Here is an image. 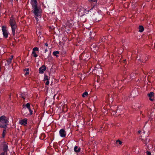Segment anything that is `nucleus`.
I'll return each mask as SVG.
<instances>
[{"mask_svg": "<svg viewBox=\"0 0 155 155\" xmlns=\"http://www.w3.org/2000/svg\"><path fill=\"white\" fill-rule=\"evenodd\" d=\"M8 122L5 116H2L0 117V127L6 129Z\"/></svg>", "mask_w": 155, "mask_h": 155, "instance_id": "f257e3e1", "label": "nucleus"}, {"mask_svg": "<svg viewBox=\"0 0 155 155\" xmlns=\"http://www.w3.org/2000/svg\"><path fill=\"white\" fill-rule=\"evenodd\" d=\"M10 24L11 26L12 34L13 35H15V29L17 28L15 20L14 19H10Z\"/></svg>", "mask_w": 155, "mask_h": 155, "instance_id": "f03ea898", "label": "nucleus"}, {"mask_svg": "<svg viewBox=\"0 0 155 155\" xmlns=\"http://www.w3.org/2000/svg\"><path fill=\"white\" fill-rule=\"evenodd\" d=\"M33 13L35 15V17L36 20L38 21L37 17L40 15V9H39L38 7L33 8Z\"/></svg>", "mask_w": 155, "mask_h": 155, "instance_id": "7ed1b4c3", "label": "nucleus"}, {"mask_svg": "<svg viewBox=\"0 0 155 155\" xmlns=\"http://www.w3.org/2000/svg\"><path fill=\"white\" fill-rule=\"evenodd\" d=\"M2 31L3 35L4 37L7 38L8 37V32L6 29V27L5 26H2Z\"/></svg>", "mask_w": 155, "mask_h": 155, "instance_id": "20e7f679", "label": "nucleus"}, {"mask_svg": "<svg viewBox=\"0 0 155 155\" xmlns=\"http://www.w3.org/2000/svg\"><path fill=\"white\" fill-rule=\"evenodd\" d=\"M71 25H70L69 22H68L65 24V25L63 26V28L66 31H69Z\"/></svg>", "mask_w": 155, "mask_h": 155, "instance_id": "39448f33", "label": "nucleus"}, {"mask_svg": "<svg viewBox=\"0 0 155 155\" xmlns=\"http://www.w3.org/2000/svg\"><path fill=\"white\" fill-rule=\"evenodd\" d=\"M59 134L61 137H65L66 136V132L65 130L63 129L60 130Z\"/></svg>", "mask_w": 155, "mask_h": 155, "instance_id": "423d86ee", "label": "nucleus"}, {"mask_svg": "<svg viewBox=\"0 0 155 155\" xmlns=\"http://www.w3.org/2000/svg\"><path fill=\"white\" fill-rule=\"evenodd\" d=\"M3 152L1 153H3L4 154L7 155V151L8 150V146L6 144H4L3 147Z\"/></svg>", "mask_w": 155, "mask_h": 155, "instance_id": "0eeeda50", "label": "nucleus"}, {"mask_svg": "<svg viewBox=\"0 0 155 155\" xmlns=\"http://www.w3.org/2000/svg\"><path fill=\"white\" fill-rule=\"evenodd\" d=\"M46 67L45 65H42L39 68V72L40 73L42 74L46 70Z\"/></svg>", "mask_w": 155, "mask_h": 155, "instance_id": "6e6552de", "label": "nucleus"}, {"mask_svg": "<svg viewBox=\"0 0 155 155\" xmlns=\"http://www.w3.org/2000/svg\"><path fill=\"white\" fill-rule=\"evenodd\" d=\"M31 3L33 8L38 7L37 0H31Z\"/></svg>", "mask_w": 155, "mask_h": 155, "instance_id": "1a4fd4ad", "label": "nucleus"}, {"mask_svg": "<svg viewBox=\"0 0 155 155\" xmlns=\"http://www.w3.org/2000/svg\"><path fill=\"white\" fill-rule=\"evenodd\" d=\"M23 106H26L29 110V111L30 112V115H31L32 114V111L31 110V109L30 108V105L29 103H27L26 105H24V104H23Z\"/></svg>", "mask_w": 155, "mask_h": 155, "instance_id": "9d476101", "label": "nucleus"}, {"mask_svg": "<svg viewBox=\"0 0 155 155\" xmlns=\"http://www.w3.org/2000/svg\"><path fill=\"white\" fill-rule=\"evenodd\" d=\"M154 93L153 92H151L150 93L147 94V95L150 97L149 99L150 101H152L153 100V99L152 97L154 96Z\"/></svg>", "mask_w": 155, "mask_h": 155, "instance_id": "9b49d317", "label": "nucleus"}, {"mask_svg": "<svg viewBox=\"0 0 155 155\" xmlns=\"http://www.w3.org/2000/svg\"><path fill=\"white\" fill-rule=\"evenodd\" d=\"M27 121L26 119H25L21 120L20 122V124L22 125H25L27 124Z\"/></svg>", "mask_w": 155, "mask_h": 155, "instance_id": "f8f14e48", "label": "nucleus"}, {"mask_svg": "<svg viewBox=\"0 0 155 155\" xmlns=\"http://www.w3.org/2000/svg\"><path fill=\"white\" fill-rule=\"evenodd\" d=\"M81 148H79L78 146H75L74 148V151L75 152L78 153L80 152Z\"/></svg>", "mask_w": 155, "mask_h": 155, "instance_id": "ddd939ff", "label": "nucleus"}, {"mask_svg": "<svg viewBox=\"0 0 155 155\" xmlns=\"http://www.w3.org/2000/svg\"><path fill=\"white\" fill-rule=\"evenodd\" d=\"M13 55H12L11 57L10 58L7 60V63L9 65V64L11 62L13 58Z\"/></svg>", "mask_w": 155, "mask_h": 155, "instance_id": "4468645a", "label": "nucleus"}, {"mask_svg": "<svg viewBox=\"0 0 155 155\" xmlns=\"http://www.w3.org/2000/svg\"><path fill=\"white\" fill-rule=\"evenodd\" d=\"M139 31L140 32H142L144 30V28L142 26H140L139 27Z\"/></svg>", "mask_w": 155, "mask_h": 155, "instance_id": "2eb2a0df", "label": "nucleus"}, {"mask_svg": "<svg viewBox=\"0 0 155 155\" xmlns=\"http://www.w3.org/2000/svg\"><path fill=\"white\" fill-rule=\"evenodd\" d=\"M62 110L64 111H67V106L65 105H64L62 107Z\"/></svg>", "mask_w": 155, "mask_h": 155, "instance_id": "dca6fc26", "label": "nucleus"}, {"mask_svg": "<svg viewBox=\"0 0 155 155\" xmlns=\"http://www.w3.org/2000/svg\"><path fill=\"white\" fill-rule=\"evenodd\" d=\"M88 95V93L87 92H85L82 95V96L83 97H87V96Z\"/></svg>", "mask_w": 155, "mask_h": 155, "instance_id": "f3484780", "label": "nucleus"}, {"mask_svg": "<svg viewBox=\"0 0 155 155\" xmlns=\"http://www.w3.org/2000/svg\"><path fill=\"white\" fill-rule=\"evenodd\" d=\"M59 54V52L58 51H54L53 53V54L54 55L56 56H57V54Z\"/></svg>", "mask_w": 155, "mask_h": 155, "instance_id": "a211bd4d", "label": "nucleus"}, {"mask_svg": "<svg viewBox=\"0 0 155 155\" xmlns=\"http://www.w3.org/2000/svg\"><path fill=\"white\" fill-rule=\"evenodd\" d=\"M32 54H33L34 57L35 58H36L38 56V55L36 54V53L34 52V51H32Z\"/></svg>", "mask_w": 155, "mask_h": 155, "instance_id": "6ab92c4d", "label": "nucleus"}, {"mask_svg": "<svg viewBox=\"0 0 155 155\" xmlns=\"http://www.w3.org/2000/svg\"><path fill=\"white\" fill-rule=\"evenodd\" d=\"M6 133V130L4 129L3 130V133H2V137L3 138L4 137Z\"/></svg>", "mask_w": 155, "mask_h": 155, "instance_id": "aec40b11", "label": "nucleus"}, {"mask_svg": "<svg viewBox=\"0 0 155 155\" xmlns=\"http://www.w3.org/2000/svg\"><path fill=\"white\" fill-rule=\"evenodd\" d=\"M21 97L23 98L24 99L25 98V94L23 93H22L21 94Z\"/></svg>", "mask_w": 155, "mask_h": 155, "instance_id": "412c9836", "label": "nucleus"}, {"mask_svg": "<svg viewBox=\"0 0 155 155\" xmlns=\"http://www.w3.org/2000/svg\"><path fill=\"white\" fill-rule=\"evenodd\" d=\"M33 51H34V52H35V51H38V48L36 47H35L33 48Z\"/></svg>", "mask_w": 155, "mask_h": 155, "instance_id": "4be33fe9", "label": "nucleus"}, {"mask_svg": "<svg viewBox=\"0 0 155 155\" xmlns=\"http://www.w3.org/2000/svg\"><path fill=\"white\" fill-rule=\"evenodd\" d=\"M48 76L47 75H45L44 78V81L48 80Z\"/></svg>", "mask_w": 155, "mask_h": 155, "instance_id": "5701e85b", "label": "nucleus"}, {"mask_svg": "<svg viewBox=\"0 0 155 155\" xmlns=\"http://www.w3.org/2000/svg\"><path fill=\"white\" fill-rule=\"evenodd\" d=\"M106 38L105 37H103L101 39V42H105V39Z\"/></svg>", "mask_w": 155, "mask_h": 155, "instance_id": "b1692460", "label": "nucleus"}, {"mask_svg": "<svg viewBox=\"0 0 155 155\" xmlns=\"http://www.w3.org/2000/svg\"><path fill=\"white\" fill-rule=\"evenodd\" d=\"M117 143H118L120 145L122 143V142L119 140H118L116 141Z\"/></svg>", "mask_w": 155, "mask_h": 155, "instance_id": "393cba45", "label": "nucleus"}, {"mask_svg": "<svg viewBox=\"0 0 155 155\" xmlns=\"http://www.w3.org/2000/svg\"><path fill=\"white\" fill-rule=\"evenodd\" d=\"M81 79H82V78L84 79L85 77L84 75V74H81Z\"/></svg>", "mask_w": 155, "mask_h": 155, "instance_id": "a878e982", "label": "nucleus"}, {"mask_svg": "<svg viewBox=\"0 0 155 155\" xmlns=\"http://www.w3.org/2000/svg\"><path fill=\"white\" fill-rule=\"evenodd\" d=\"M146 153L147 154V155H151V153L149 151H147Z\"/></svg>", "mask_w": 155, "mask_h": 155, "instance_id": "bb28decb", "label": "nucleus"}, {"mask_svg": "<svg viewBox=\"0 0 155 155\" xmlns=\"http://www.w3.org/2000/svg\"><path fill=\"white\" fill-rule=\"evenodd\" d=\"M46 82L45 83V84L46 85H48L49 84V80H46Z\"/></svg>", "mask_w": 155, "mask_h": 155, "instance_id": "cd10ccee", "label": "nucleus"}, {"mask_svg": "<svg viewBox=\"0 0 155 155\" xmlns=\"http://www.w3.org/2000/svg\"><path fill=\"white\" fill-rule=\"evenodd\" d=\"M111 36H110V35H108L107 37V39L108 40H109L111 38Z\"/></svg>", "mask_w": 155, "mask_h": 155, "instance_id": "c85d7f7f", "label": "nucleus"}, {"mask_svg": "<svg viewBox=\"0 0 155 155\" xmlns=\"http://www.w3.org/2000/svg\"><path fill=\"white\" fill-rule=\"evenodd\" d=\"M24 71H26V72L27 71H29V69L28 68H25L24 69Z\"/></svg>", "mask_w": 155, "mask_h": 155, "instance_id": "c756f323", "label": "nucleus"}, {"mask_svg": "<svg viewBox=\"0 0 155 155\" xmlns=\"http://www.w3.org/2000/svg\"><path fill=\"white\" fill-rule=\"evenodd\" d=\"M89 1H92L93 2H97V0H89Z\"/></svg>", "mask_w": 155, "mask_h": 155, "instance_id": "7c9ffc66", "label": "nucleus"}, {"mask_svg": "<svg viewBox=\"0 0 155 155\" xmlns=\"http://www.w3.org/2000/svg\"><path fill=\"white\" fill-rule=\"evenodd\" d=\"M29 74V71L26 72L25 73V75H27Z\"/></svg>", "mask_w": 155, "mask_h": 155, "instance_id": "2f4dec72", "label": "nucleus"}, {"mask_svg": "<svg viewBox=\"0 0 155 155\" xmlns=\"http://www.w3.org/2000/svg\"><path fill=\"white\" fill-rule=\"evenodd\" d=\"M48 44L47 43H46L45 44V45L47 46H48Z\"/></svg>", "mask_w": 155, "mask_h": 155, "instance_id": "473e14b6", "label": "nucleus"}, {"mask_svg": "<svg viewBox=\"0 0 155 155\" xmlns=\"http://www.w3.org/2000/svg\"><path fill=\"white\" fill-rule=\"evenodd\" d=\"M141 132V131L140 130H139L138 131V133H139V134H140Z\"/></svg>", "mask_w": 155, "mask_h": 155, "instance_id": "72a5a7b5", "label": "nucleus"}, {"mask_svg": "<svg viewBox=\"0 0 155 155\" xmlns=\"http://www.w3.org/2000/svg\"><path fill=\"white\" fill-rule=\"evenodd\" d=\"M154 71V70H153V69H152L151 70V72H153V71Z\"/></svg>", "mask_w": 155, "mask_h": 155, "instance_id": "f704fd0d", "label": "nucleus"}, {"mask_svg": "<svg viewBox=\"0 0 155 155\" xmlns=\"http://www.w3.org/2000/svg\"><path fill=\"white\" fill-rule=\"evenodd\" d=\"M0 155H5L3 153H1Z\"/></svg>", "mask_w": 155, "mask_h": 155, "instance_id": "c9c22d12", "label": "nucleus"}, {"mask_svg": "<svg viewBox=\"0 0 155 155\" xmlns=\"http://www.w3.org/2000/svg\"><path fill=\"white\" fill-rule=\"evenodd\" d=\"M109 94H107V99H108V97H109Z\"/></svg>", "mask_w": 155, "mask_h": 155, "instance_id": "e433bc0d", "label": "nucleus"}, {"mask_svg": "<svg viewBox=\"0 0 155 155\" xmlns=\"http://www.w3.org/2000/svg\"><path fill=\"white\" fill-rule=\"evenodd\" d=\"M48 51V50L47 49H46L45 50V52H46L47 51Z\"/></svg>", "mask_w": 155, "mask_h": 155, "instance_id": "4c0bfd02", "label": "nucleus"}, {"mask_svg": "<svg viewBox=\"0 0 155 155\" xmlns=\"http://www.w3.org/2000/svg\"><path fill=\"white\" fill-rule=\"evenodd\" d=\"M126 61V60H123V61H124V62H125V61Z\"/></svg>", "mask_w": 155, "mask_h": 155, "instance_id": "58836bf2", "label": "nucleus"}, {"mask_svg": "<svg viewBox=\"0 0 155 155\" xmlns=\"http://www.w3.org/2000/svg\"><path fill=\"white\" fill-rule=\"evenodd\" d=\"M55 96H56V95H55H55H54V97H55Z\"/></svg>", "mask_w": 155, "mask_h": 155, "instance_id": "ea45409f", "label": "nucleus"}, {"mask_svg": "<svg viewBox=\"0 0 155 155\" xmlns=\"http://www.w3.org/2000/svg\"><path fill=\"white\" fill-rule=\"evenodd\" d=\"M96 48H97V49H98V47L97 46Z\"/></svg>", "mask_w": 155, "mask_h": 155, "instance_id": "a19ab883", "label": "nucleus"}, {"mask_svg": "<svg viewBox=\"0 0 155 155\" xmlns=\"http://www.w3.org/2000/svg\"><path fill=\"white\" fill-rule=\"evenodd\" d=\"M114 112L115 113H116V111H114Z\"/></svg>", "mask_w": 155, "mask_h": 155, "instance_id": "79ce46f5", "label": "nucleus"}]
</instances>
